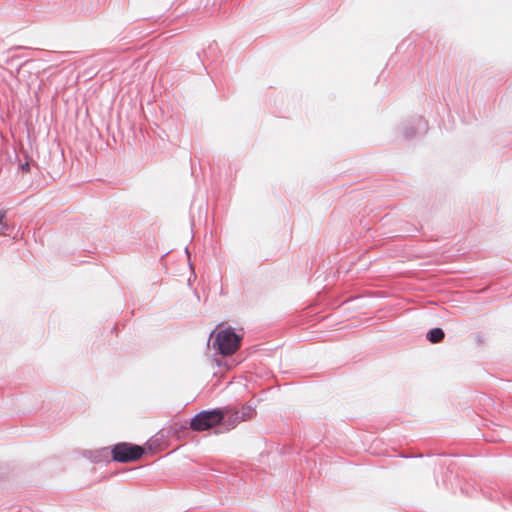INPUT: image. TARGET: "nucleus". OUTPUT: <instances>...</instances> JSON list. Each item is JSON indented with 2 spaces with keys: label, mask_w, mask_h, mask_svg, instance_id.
Here are the masks:
<instances>
[{
  "label": "nucleus",
  "mask_w": 512,
  "mask_h": 512,
  "mask_svg": "<svg viewBox=\"0 0 512 512\" xmlns=\"http://www.w3.org/2000/svg\"><path fill=\"white\" fill-rule=\"evenodd\" d=\"M240 341L241 337L232 328H227L217 333L213 347L222 355H231L239 348Z\"/></svg>",
  "instance_id": "1"
},
{
  "label": "nucleus",
  "mask_w": 512,
  "mask_h": 512,
  "mask_svg": "<svg viewBox=\"0 0 512 512\" xmlns=\"http://www.w3.org/2000/svg\"><path fill=\"white\" fill-rule=\"evenodd\" d=\"M224 414L221 409L201 411L190 422L193 431H205L221 423Z\"/></svg>",
  "instance_id": "2"
},
{
  "label": "nucleus",
  "mask_w": 512,
  "mask_h": 512,
  "mask_svg": "<svg viewBox=\"0 0 512 512\" xmlns=\"http://www.w3.org/2000/svg\"><path fill=\"white\" fill-rule=\"evenodd\" d=\"M144 453L142 447L131 443H118L111 450L112 460L126 463L139 459Z\"/></svg>",
  "instance_id": "3"
},
{
  "label": "nucleus",
  "mask_w": 512,
  "mask_h": 512,
  "mask_svg": "<svg viewBox=\"0 0 512 512\" xmlns=\"http://www.w3.org/2000/svg\"><path fill=\"white\" fill-rule=\"evenodd\" d=\"M427 128L426 122L421 118L415 120L414 125L407 126L404 128L403 134L406 139H410L416 135V132H425Z\"/></svg>",
  "instance_id": "4"
},
{
  "label": "nucleus",
  "mask_w": 512,
  "mask_h": 512,
  "mask_svg": "<svg viewBox=\"0 0 512 512\" xmlns=\"http://www.w3.org/2000/svg\"><path fill=\"white\" fill-rule=\"evenodd\" d=\"M445 337V333L442 328H433L427 332L426 338L433 344L440 343Z\"/></svg>",
  "instance_id": "5"
},
{
  "label": "nucleus",
  "mask_w": 512,
  "mask_h": 512,
  "mask_svg": "<svg viewBox=\"0 0 512 512\" xmlns=\"http://www.w3.org/2000/svg\"><path fill=\"white\" fill-rule=\"evenodd\" d=\"M254 410L250 406H243L241 411L235 412V420L236 421H245L250 419L253 415Z\"/></svg>",
  "instance_id": "6"
},
{
  "label": "nucleus",
  "mask_w": 512,
  "mask_h": 512,
  "mask_svg": "<svg viewBox=\"0 0 512 512\" xmlns=\"http://www.w3.org/2000/svg\"><path fill=\"white\" fill-rule=\"evenodd\" d=\"M95 453H96V456L94 458V461H99L102 458H107L108 457L107 449L98 450Z\"/></svg>",
  "instance_id": "7"
},
{
  "label": "nucleus",
  "mask_w": 512,
  "mask_h": 512,
  "mask_svg": "<svg viewBox=\"0 0 512 512\" xmlns=\"http://www.w3.org/2000/svg\"><path fill=\"white\" fill-rule=\"evenodd\" d=\"M10 231V226L7 223L0 225V234L8 235Z\"/></svg>",
  "instance_id": "8"
},
{
  "label": "nucleus",
  "mask_w": 512,
  "mask_h": 512,
  "mask_svg": "<svg viewBox=\"0 0 512 512\" xmlns=\"http://www.w3.org/2000/svg\"><path fill=\"white\" fill-rule=\"evenodd\" d=\"M6 217V211L5 210H0V225L4 224V219Z\"/></svg>",
  "instance_id": "9"
},
{
  "label": "nucleus",
  "mask_w": 512,
  "mask_h": 512,
  "mask_svg": "<svg viewBox=\"0 0 512 512\" xmlns=\"http://www.w3.org/2000/svg\"><path fill=\"white\" fill-rule=\"evenodd\" d=\"M20 168H21V170H22V171L27 172V171H29L30 165H29V163H28V162H25L24 164H22V165L20 166Z\"/></svg>",
  "instance_id": "10"
}]
</instances>
